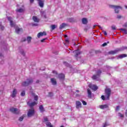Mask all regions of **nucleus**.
Listing matches in <instances>:
<instances>
[{
	"mask_svg": "<svg viewBox=\"0 0 127 127\" xmlns=\"http://www.w3.org/2000/svg\"><path fill=\"white\" fill-rule=\"evenodd\" d=\"M32 25L33 26H37V25H38V24H37V23L33 24Z\"/></svg>",
	"mask_w": 127,
	"mask_h": 127,
	"instance_id": "54",
	"label": "nucleus"
},
{
	"mask_svg": "<svg viewBox=\"0 0 127 127\" xmlns=\"http://www.w3.org/2000/svg\"><path fill=\"white\" fill-rule=\"evenodd\" d=\"M83 106H87V102L84 100L81 101Z\"/></svg>",
	"mask_w": 127,
	"mask_h": 127,
	"instance_id": "34",
	"label": "nucleus"
},
{
	"mask_svg": "<svg viewBox=\"0 0 127 127\" xmlns=\"http://www.w3.org/2000/svg\"><path fill=\"white\" fill-rule=\"evenodd\" d=\"M100 109H108L109 108V105L108 104L102 105L99 106Z\"/></svg>",
	"mask_w": 127,
	"mask_h": 127,
	"instance_id": "15",
	"label": "nucleus"
},
{
	"mask_svg": "<svg viewBox=\"0 0 127 127\" xmlns=\"http://www.w3.org/2000/svg\"><path fill=\"white\" fill-rule=\"evenodd\" d=\"M51 82L54 85H57V81H56V79L54 78H51Z\"/></svg>",
	"mask_w": 127,
	"mask_h": 127,
	"instance_id": "14",
	"label": "nucleus"
},
{
	"mask_svg": "<svg viewBox=\"0 0 127 127\" xmlns=\"http://www.w3.org/2000/svg\"><path fill=\"white\" fill-rule=\"evenodd\" d=\"M76 104V109H80V108H82V103H81V102L79 101H76L75 102Z\"/></svg>",
	"mask_w": 127,
	"mask_h": 127,
	"instance_id": "7",
	"label": "nucleus"
},
{
	"mask_svg": "<svg viewBox=\"0 0 127 127\" xmlns=\"http://www.w3.org/2000/svg\"><path fill=\"white\" fill-rule=\"evenodd\" d=\"M31 39H32V38L30 36H28L27 37V41L28 43H30V42H31Z\"/></svg>",
	"mask_w": 127,
	"mask_h": 127,
	"instance_id": "26",
	"label": "nucleus"
},
{
	"mask_svg": "<svg viewBox=\"0 0 127 127\" xmlns=\"http://www.w3.org/2000/svg\"><path fill=\"white\" fill-rule=\"evenodd\" d=\"M96 26H97V25H93V28H95Z\"/></svg>",
	"mask_w": 127,
	"mask_h": 127,
	"instance_id": "59",
	"label": "nucleus"
},
{
	"mask_svg": "<svg viewBox=\"0 0 127 127\" xmlns=\"http://www.w3.org/2000/svg\"><path fill=\"white\" fill-rule=\"evenodd\" d=\"M32 83H33V79L27 78L26 81L22 83V86H23V87H27V86H29V85H31Z\"/></svg>",
	"mask_w": 127,
	"mask_h": 127,
	"instance_id": "1",
	"label": "nucleus"
},
{
	"mask_svg": "<svg viewBox=\"0 0 127 127\" xmlns=\"http://www.w3.org/2000/svg\"><path fill=\"white\" fill-rule=\"evenodd\" d=\"M56 27H57V25H52L51 26V28L52 31V30H54V29H55V28H56Z\"/></svg>",
	"mask_w": 127,
	"mask_h": 127,
	"instance_id": "28",
	"label": "nucleus"
},
{
	"mask_svg": "<svg viewBox=\"0 0 127 127\" xmlns=\"http://www.w3.org/2000/svg\"><path fill=\"white\" fill-rule=\"evenodd\" d=\"M119 51H121V50L117 49L114 51H110L108 52V54L110 55H115V54H117Z\"/></svg>",
	"mask_w": 127,
	"mask_h": 127,
	"instance_id": "4",
	"label": "nucleus"
},
{
	"mask_svg": "<svg viewBox=\"0 0 127 127\" xmlns=\"http://www.w3.org/2000/svg\"><path fill=\"white\" fill-rule=\"evenodd\" d=\"M117 18H118V19H120V18H122V16L118 15Z\"/></svg>",
	"mask_w": 127,
	"mask_h": 127,
	"instance_id": "48",
	"label": "nucleus"
},
{
	"mask_svg": "<svg viewBox=\"0 0 127 127\" xmlns=\"http://www.w3.org/2000/svg\"><path fill=\"white\" fill-rule=\"evenodd\" d=\"M95 53L96 54H98V53H101V52H100L99 51H95Z\"/></svg>",
	"mask_w": 127,
	"mask_h": 127,
	"instance_id": "53",
	"label": "nucleus"
},
{
	"mask_svg": "<svg viewBox=\"0 0 127 127\" xmlns=\"http://www.w3.org/2000/svg\"><path fill=\"white\" fill-rule=\"evenodd\" d=\"M7 19H8V20L10 21V22L12 21V18H11V17H8Z\"/></svg>",
	"mask_w": 127,
	"mask_h": 127,
	"instance_id": "38",
	"label": "nucleus"
},
{
	"mask_svg": "<svg viewBox=\"0 0 127 127\" xmlns=\"http://www.w3.org/2000/svg\"><path fill=\"white\" fill-rule=\"evenodd\" d=\"M120 110V106H117L116 107V111H119Z\"/></svg>",
	"mask_w": 127,
	"mask_h": 127,
	"instance_id": "49",
	"label": "nucleus"
},
{
	"mask_svg": "<svg viewBox=\"0 0 127 127\" xmlns=\"http://www.w3.org/2000/svg\"><path fill=\"white\" fill-rule=\"evenodd\" d=\"M41 15L42 16H44L45 18H46V14H45V11H42L41 12Z\"/></svg>",
	"mask_w": 127,
	"mask_h": 127,
	"instance_id": "27",
	"label": "nucleus"
},
{
	"mask_svg": "<svg viewBox=\"0 0 127 127\" xmlns=\"http://www.w3.org/2000/svg\"><path fill=\"white\" fill-rule=\"evenodd\" d=\"M111 28L112 30H116V29H117L116 26H112Z\"/></svg>",
	"mask_w": 127,
	"mask_h": 127,
	"instance_id": "39",
	"label": "nucleus"
},
{
	"mask_svg": "<svg viewBox=\"0 0 127 127\" xmlns=\"http://www.w3.org/2000/svg\"><path fill=\"white\" fill-rule=\"evenodd\" d=\"M98 78H100V76L97 74H94L92 76V80H97Z\"/></svg>",
	"mask_w": 127,
	"mask_h": 127,
	"instance_id": "19",
	"label": "nucleus"
},
{
	"mask_svg": "<svg viewBox=\"0 0 127 127\" xmlns=\"http://www.w3.org/2000/svg\"><path fill=\"white\" fill-rule=\"evenodd\" d=\"M105 93L106 95V100H110V97H111V94H112L111 88H106L105 89Z\"/></svg>",
	"mask_w": 127,
	"mask_h": 127,
	"instance_id": "2",
	"label": "nucleus"
},
{
	"mask_svg": "<svg viewBox=\"0 0 127 127\" xmlns=\"http://www.w3.org/2000/svg\"><path fill=\"white\" fill-rule=\"evenodd\" d=\"M107 45H108V44L107 43H104L102 44V46H103V47H105V46H107Z\"/></svg>",
	"mask_w": 127,
	"mask_h": 127,
	"instance_id": "42",
	"label": "nucleus"
},
{
	"mask_svg": "<svg viewBox=\"0 0 127 127\" xmlns=\"http://www.w3.org/2000/svg\"><path fill=\"white\" fill-rule=\"evenodd\" d=\"M27 104L28 106H29V107H30V108H33L34 106H36V105H37V103H36V102H33L32 103L28 102L27 103Z\"/></svg>",
	"mask_w": 127,
	"mask_h": 127,
	"instance_id": "5",
	"label": "nucleus"
},
{
	"mask_svg": "<svg viewBox=\"0 0 127 127\" xmlns=\"http://www.w3.org/2000/svg\"><path fill=\"white\" fill-rule=\"evenodd\" d=\"M67 25L64 23H62L60 26V29H63V28H64Z\"/></svg>",
	"mask_w": 127,
	"mask_h": 127,
	"instance_id": "20",
	"label": "nucleus"
},
{
	"mask_svg": "<svg viewBox=\"0 0 127 127\" xmlns=\"http://www.w3.org/2000/svg\"><path fill=\"white\" fill-rule=\"evenodd\" d=\"M69 21H70L71 22H72V21H74V19L72 18H69Z\"/></svg>",
	"mask_w": 127,
	"mask_h": 127,
	"instance_id": "51",
	"label": "nucleus"
},
{
	"mask_svg": "<svg viewBox=\"0 0 127 127\" xmlns=\"http://www.w3.org/2000/svg\"><path fill=\"white\" fill-rule=\"evenodd\" d=\"M23 118H24L23 116L20 117L19 119V121L20 122H22V121H23Z\"/></svg>",
	"mask_w": 127,
	"mask_h": 127,
	"instance_id": "40",
	"label": "nucleus"
},
{
	"mask_svg": "<svg viewBox=\"0 0 127 127\" xmlns=\"http://www.w3.org/2000/svg\"><path fill=\"white\" fill-rule=\"evenodd\" d=\"M10 24L11 27H13V26H14V23H13V21H12L10 22Z\"/></svg>",
	"mask_w": 127,
	"mask_h": 127,
	"instance_id": "35",
	"label": "nucleus"
},
{
	"mask_svg": "<svg viewBox=\"0 0 127 127\" xmlns=\"http://www.w3.org/2000/svg\"><path fill=\"white\" fill-rule=\"evenodd\" d=\"M73 53L75 54L74 57H75L77 59V57H78V56L80 55V54H82V52H80V51L76 50L73 51Z\"/></svg>",
	"mask_w": 127,
	"mask_h": 127,
	"instance_id": "8",
	"label": "nucleus"
},
{
	"mask_svg": "<svg viewBox=\"0 0 127 127\" xmlns=\"http://www.w3.org/2000/svg\"><path fill=\"white\" fill-rule=\"evenodd\" d=\"M125 115H126V117H127V112H126Z\"/></svg>",
	"mask_w": 127,
	"mask_h": 127,
	"instance_id": "63",
	"label": "nucleus"
},
{
	"mask_svg": "<svg viewBox=\"0 0 127 127\" xmlns=\"http://www.w3.org/2000/svg\"><path fill=\"white\" fill-rule=\"evenodd\" d=\"M47 38H44L41 40V42H44L45 40H46Z\"/></svg>",
	"mask_w": 127,
	"mask_h": 127,
	"instance_id": "45",
	"label": "nucleus"
},
{
	"mask_svg": "<svg viewBox=\"0 0 127 127\" xmlns=\"http://www.w3.org/2000/svg\"><path fill=\"white\" fill-rule=\"evenodd\" d=\"M53 74H56V75H57V74H58L57 71H56L55 70H53Z\"/></svg>",
	"mask_w": 127,
	"mask_h": 127,
	"instance_id": "47",
	"label": "nucleus"
},
{
	"mask_svg": "<svg viewBox=\"0 0 127 127\" xmlns=\"http://www.w3.org/2000/svg\"><path fill=\"white\" fill-rule=\"evenodd\" d=\"M47 35V33H46V32L44 31V32H39L38 34H37V37L38 38H40V37H41V36H46Z\"/></svg>",
	"mask_w": 127,
	"mask_h": 127,
	"instance_id": "6",
	"label": "nucleus"
},
{
	"mask_svg": "<svg viewBox=\"0 0 127 127\" xmlns=\"http://www.w3.org/2000/svg\"><path fill=\"white\" fill-rule=\"evenodd\" d=\"M17 12H24V9L19 8L16 10Z\"/></svg>",
	"mask_w": 127,
	"mask_h": 127,
	"instance_id": "29",
	"label": "nucleus"
},
{
	"mask_svg": "<svg viewBox=\"0 0 127 127\" xmlns=\"http://www.w3.org/2000/svg\"><path fill=\"white\" fill-rule=\"evenodd\" d=\"M98 27H99V28H100V29H103V28H102V27H101V26L98 25Z\"/></svg>",
	"mask_w": 127,
	"mask_h": 127,
	"instance_id": "56",
	"label": "nucleus"
},
{
	"mask_svg": "<svg viewBox=\"0 0 127 127\" xmlns=\"http://www.w3.org/2000/svg\"><path fill=\"white\" fill-rule=\"evenodd\" d=\"M58 78L60 80H64V79H65V74L63 73H60L58 75Z\"/></svg>",
	"mask_w": 127,
	"mask_h": 127,
	"instance_id": "11",
	"label": "nucleus"
},
{
	"mask_svg": "<svg viewBox=\"0 0 127 127\" xmlns=\"http://www.w3.org/2000/svg\"><path fill=\"white\" fill-rule=\"evenodd\" d=\"M46 126H47V127H53V126H52V125H51V123L50 122H47L46 124Z\"/></svg>",
	"mask_w": 127,
	"mask_h": 127,
	"instance_id": "32",
	"label": "nucleus"
},
{
	"mask_svg": "<svg viewBox=\"0 0 127 127\" xmlns=\"http://www.w3.org/2000/svg\"><path fill=\"white\" fill-rule=\"evenodd\" d=\"M39 109L41 112H44V108L43 107V105H40L39 106Z\"/></svg>",
	"mask_w": 127,
	"mask_h": 127,
	"instance_id": "31",
	"label": "nucleus"
},
{
	"mask_svg": "<svg viewBox=\"0 0 127 127\" xmlns=\"http://www.w3.org/2000/svg\"><path fill=\"white\" fill-rule=\"evenodd\" d=\"M17 111H18L17 108H14L13 107L10 108V112H17Z\"/></svg>",
	"mask_w": 127,
	"mask_h": 127,
	"instance_id": "23",
	"label": "nucleus"
},
{
	"mask_svg": "<svg viewBox=\"0 0 127 127\" xmlns=\"http://www.w3.org/2000/svg\"><path fill=\"white\" fill-rule=\"evenodd\" d=\"M108 126H110V125L108 124V123H107V122H105V123L104 124V126L103 127H108Z\"/></svg>",
	"mask_w": 127,
	"mask_h": 127,
	"instance_id": "41",
	"label": "nucleus"
},
{
	"mask_svg": "<svg viewBox=\"0 0 127 127\" xmlns=\"http://www.w3.org/2000/svg\"><path fill=\"white\" fill-rule=\"evenodd\" d=\"M118 57L119 58H125V57H127V55L126 54H123L120 55Z\"/></svg>",
	"mask_w": 127,
	"mask_h": 127,
	"instance_id": "24",
	"label": "nucleus"
},
{
	"mask_svg": "<svg viewBox=\"0 0 127 127\" xmlns=\"http://www.w3.org/2000/svg\"><path fill=\"white\" fill-rule=\"evenodd\" d=\"M34 2V0H30V2L31 3H33Z\"/></svg>",
	"mask_w": 127,
	"mask_h": 127,
	"instance_id": "55",
	"label": "nucleus"
},
{
	"mask_svg": "<svg viewBox=\"0 0 127 127\" xmlns=\"http://www.w3.org/2000/svg\"><path fill=\"white\" fill-rule=\"evenodd\" d=\"M21 54H22V55H23V56H24L25 55V53H24V52L23 51H21Z\"/></svg>",
	"mask_w": 127,
	"mask_h": 127,
	"instance_id": "46",
	"label": "nucleus"
},
{
	"mask_svg": "<svg viewBox=\"0 0 127 127\" xmlns=\"http://www.w3.org/2000/svg\"><path fill=\"white\" fill-rule=\"evenodd\" d=\"M89 88L90 89H92L93 91H97L98 90V86L96 85H89Z\"/></svg>",
	"mask_w": 127,
	"mask_h": 127,
	"instance_id": "10",
	"label": "nucleus"
},
{
	"mask_svg": "<svg viewBox=\"0 0 127 127\" xmlns=\"http://www.w3.org/2000/svg\"><path fill=\"white\" fill-rule=\"evenodd\" d=\"M124 26L127 27V23L125 24Z\"/></svg>",
	"mask_w": 127,
	"mask_h": 127,
	"instance_id": "58",
	"label": "nucleus"
},
{
	"mask_svg": "<svg viewBox=\"0 0 127 127\" xmlns=\"http://www.w3.org/2000/svg\"><path fill=\"white\" fill-rule=\"evenodd\" d=\"M0 29H1V30H3L4 28V27H3V26L0 25Z\"/></svg>",
	"mask_w": 127,
	"mask_h": 127,
	"instance_id": "43",
	"label": "nucleus"
},
{
	"mask_svg": "<svg viewBox=\"0 0 127 127\" xmlns=\"http://www.w3.org/2000/svg\"><path fill=\"white\" fill-rule=\"evenodd\" d=\"M49 97H53V93L52 92H49Z\"/></svg>",
	"mask_w": 127,
	"mask_h": 127,
	"instance_id": "37",
	"label": "nucleus"
},
{
	"mask_svg": "<svg viewBox=\"0 0 127 127\" xmlns=\"http://www.w3.org/2000/svg\"><path fill=\"white\" fill-rule=\"evenodd\" d=\"M83 24H87L88 23V20L86 18H83L82 19Z\"/></svg>",
	"mask_w": 127,
	"mask_h": 127,
	"instance_id": "17",
	"label": "nucleus"
},
{
	"mask_svg": "<svg viewBox=\"0 0 127 127\" xmlns=\"http://www.w3.org/2000/svg\"><path fill=\"white\" fill-rule=\"evenodd\" d=\"M45 122H48V118H45L44 119Z\"/></svg>",
	"mask_w": 127,
	"mask_h": 127,
	"instance_id": "52",
	"label": "nucleus"
},
{
	"mask_svg": "<svg viewBox=\"0 0 127 127\" xmlns=\"http://www.w3.org/2000/svg\"><path fill=\"white\" fill-rule=\"evenodd\" d=\"M101 98L103 100V101H105V100H106V98L105 97V96L102 95L101 96Z\"/></svg>",
	"mask_w": 127,
	"mask_h": 127,
	"instance_id": "44",
	"label": "nucleus"
},
{
	"mask_svg": "<svg viewBox=\"0 0 127 127\" xmlns=\"http://www.w3.org/2000/svg\"><path fill=\"white\" fill-rule=\"evenodd\" d=\"M36 83H39V80H37V81H36Z\"/></svg>",
	"mask_w": 127,
	"mask_h": 127,
	"instance_id": "60",
	"label": "nucleus"
},
{
	"mask_svg": "<svg viewBox=\"0 0 127 127\" xmlns=\"http://www.w3.org/2000/svg\"><path fill=\"white\" fill-rule=\"evenodd\" d=\"M34 112H29L27 113V116L28 118H30L32 117L33 116H34Z\"/></svg>",
	"mask_w": 127,
	"mask_h": 127,
	"instance_id": "16",
	"label": "nucleus"
},
{
	"mask_svg": "<svg viewBox=\"0 0 127 127\" xmlns=\"http://www.w3.org/2000/svg\"><path fill=\"white\" fill-rule=\"evenodd\" d=\"M119 117H120V118H124V114H121V113H118Z\"/></svg>",
	"mask_w": 127,
	"mask_h": 127,
	"instance_id": "36",
	"label": "nucleus"
},
{
	"mask_svg": "<svg viewBox=\"0 0 127 127\" xmlns=\"http://www.w3.org/2000/svg\"><path fill=\"white\" fill-rule=\"evenodd\" d=\"M32 95L34 97V99L35 101L38 100V96L35 95V93L32 92Z\"/></svg>",
	"mask_w": 127,
	"mask_h": 127,
	"instance_id": "18",
	"label": "nucleus"
},
{
	"mask_svg": "<svg viewBox=\"0 0 127 127\" xmlns=\"http://www.w3.org/2000/svg\"><path fill=\"white\" fill-rule=\"evenodd\" d=\"M66 42H69V40H65Z\"/></svg>",
	"mask_w": 127,
	"mask_h": 127,
	"instance_id": "61",
	"label": "nucleus"
},
{
	"mask_svg": "<svg viewBox=\"0 0 127 127\" xmlns=\"http://www.w3.org/2000/svg\"><path fill=\"white\" fill-rule=\"evenodd\" d=\"M33 20H34V21H35V22H39V19H38L37 17H36V16H33Z\"/></svg>",
	"mask_w": 127,
	"mask_h": 127,
	"instance_id": "21",
	"label": "nucleus"
},
{
	"mask_svg": "<svg viewBox=\"0 0 127 127\" xmlns=\"http://www.w3.org/2000/svg\"><path fill=\"white\" fill-rule=\"evenodd\" d=\"M29 112H34V109H32V110H29Z\"/></svg>",
	"mask_w": 127,
	"mask_h": 127,
	"instance_id": "57",
	"label": "nucleus"
},
{
	"mask_svg": "<svg viewBox=\"0 0 127 127\" xmlns=\"http://www.w3.org/2000/svg\"><path fill=\"white\" fill-rule=\"evenodd\" d=\"M21 96L22 97H24V96H25V91H23L21 93Z\"/></svg>",
	"mask_w": 127,
	"mask_h": 127,
	"instance_id": "33",
	"label": "nucleus"
},
{
	"mask_svg": "<svg viewBox=\"0 0 127 127\" xmlns=\"http://www.w3.org/2000/svg\"><path fill=\"white\" fill-rule=\"evenodd\" d=\"M39 5L40 7H43L44 6V2L43 1L39 2Z\"/></svg>",
	"mask_w": 127,
	"mask_h": 127,
	"instance_id": "22",
	"label": "nucleus"
},
{
	"mask_svg": "<svg viewBox=\"0 0 127 127\" xmlns=\"http://www.w3.org/2000/svg\"><path fill=\"white\" fill-rule=\"evenodd\" d=\"M103 33L104 34V35H108V34L107 33V32L106 31H103Z\"/></svg>",
	"mask_w": 127,
	"mask_h": 127,
	"instance_id": "50",
	"label": "nucleus"
},
{
	"mask_svg": "<svg viewBox=\"0 0 127 127\" xmlns=\"http://www.w3.org/2000/svg\"><path fill=\"white\" fill-rule=\"evenodd\" d=\"M16 94H17V90L16 89H14L10 96L12 98H15L16 97Z\"/></svg>",
	"mask_w": 127,
	"mask_h": 127,
	"instance_id": "9",
	"label": "nucleus"
},
{
	"mask_svg": "<svg viewBox=\"0 0 127 127\" xmlns=\"http://www.w3.org/2000/svg\"><path fill=\"white\" fill-rule=\"evenodd\" d=\"M87 94H88V97L89 98V99H92V91H91V90L90 89H87Z\"/></svg>",
	"mask_w": 127,
	"mask_h": 127,
	"instance_id": "13",
	"label": "nucleus"
},
{
	"mask_svg": "<svg viewBox=\"0 0 127 127\" xmlns=\"http://www.w3.org/2000/svg\"><path fill=\"white\" fill-rule=\"evenodd\" d=\"M13 113L16 114V112H13Z\"/></svg>",
	"mask_w": 127,
	"mask_h": 127,
	"instance_id": "64",
	"label": "nucleus"
},
{
	"mask_svg": "<svg viewBox=\"0 0 127 127\" xmlns=\"http://www.w3.org/2000/svg\"><path fill=\"white\" fill-rule=\"evenodd\" d=\"M23 30L21 28H16L15 29V32L17 33V34H19L21 32H23Z\"/></svg>",
	"mask_w": 127,
	"mask_h": 127,
	"instance_id": "12",
	"label": "nucleus"
},
{
	"mask_svg": "<svg viewBox=\"0 0 127 127\" xmlns=\"http://www.w3.org/2000/svg\"><path fill=\"white\" fill-rule=\"evenodd\" d=\"M120 30H121V31H123V33H124L125 34H127V31L126 29L121 28L120 29Z\"/></svg>",
	"mask_w": 127,
	"mask_h": 127,
	"instance_id": "30",
	"label": "nucleus"
},
{
	"mask_svg": "<svg viewBox=\"0 0 127 127\" xmlns=\"http://www.w3.org/2000/svg\"><path fill=\"white\" fill-rule=\"evenodd\" d=\"M101 74H102V70H101V69H98L96 71V75L100 77V76H101Z\"/></svg>",
	"mask_w": 127,
	"mask_h": 127,
	"instance_id": "25",
	"label": "nucleus"
},
{
	"mask_svg": "<svg viewBox=\"0 0 127 127\" xmlns=\"http://www.w3.org/2000/svg\"><path fill=\"white\" fill-rule=\"evenodd\" d=\"M38 1L39 2L40 1H42V0H38Z\"/></svg>",
	"mask_w": 127,
	"mask_h": 127,
	"instance_id": "62",
	"label": "nucleus"
},
{
	"mask_svg": "<svg viewBox=\"0 0 127 127\" xmlns=\"http://www.w3.org/2000/svg\"><path fill=\"white\" fill-rule=\"evenodd\" d=\"M110 7H111V8H114L116 13H119V12H120V9H122L123 8L121 6H117L114 5H110Z\"/></svg>",
	"mask_w": 127,
	"mask_h": 127,
	"instance_id": "3",
	"label": "nucleus"
}]
</instances>
